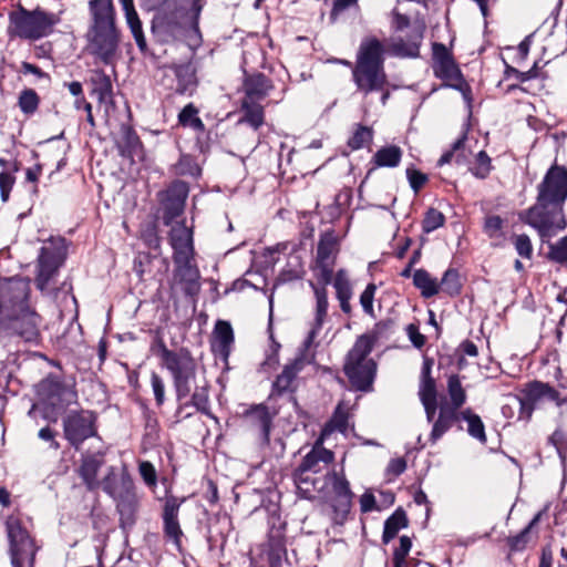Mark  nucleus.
Returning a JSON list of instances; mask_svg holds the SVG:
<instances>
[{
  "label": "nucleus",
  "instance_id": "1",
  "mask_svg": "<svg viewBox=\"0 0 567 567\" xmlns=\"http://www.w3.org/2000/svg\"><path fill=\"white\" fill-rule=\"evenodd\" d=\"M89 7L92 27L87 37L92 52L105 64H112L116 59L120 40L113 0H91Z\"/></svg>",
  "mask_w": 567,
  "mask_h": 567
},
{
  "label": "nucleus",
  "instance_id": "2",
  "mask_svg": "<svg viewBox=\"0 0 567 567\" xmlns=\"http://www.w3.org/2000/svg\"><path fill=\"white\" fill-rule=\"evenodd\" d=\"M382 54L383 47L377 39H368L359 48L352 75L358 90L364 94L381 91L386 84Z\"/></svg>",
  "mask_w": 567,
  "mask_h": 567
},
{
  "label": "nucleus",
  "instance_id": "3",
  "mask_svg": "<svg viewBox=\"0 0 567 567\" xmlns=\"http://www.w3.org/2000/svg\"><path fill=\"white\" fill-rule=\"evenodd\" d=\"M375 338L370 334L360 336L347 355L343 368L352 388L358 391H370L374 381L377 364L369 358Z\"/></svg>",
  "mask_w": 567,
  "mask_h": 567
},
{
  "label": "nucleus",
  "instance_id": "4",
  "mask_svg": "<svg viewBox=\"0 0 567 567\" xmlns=\"http://www.w3.org/2000/svg\"><path fill=\"white\" fill-rule=\"evenodd\" d=\"M157 355L172 374L176 398L182 401L190 393L196 378V362L186 349L173 351L161 342Z\"/></svg>",
  "mask_w": 567,
  "mask_h": 567
},
{
  "label": "nucleus",
  "instance_id": "5",
  "mask_svg": "<svg viewBox=\"0 0 567 567\" xmlns=\"http://www.w3.org/2000/svg\"><path fill=\"white\" fill-rule=\"evenodd\" d=\"M9 21L11 35L35 41L52 32L53 27L58 23V18L39 8L27 10L20 7L19 10L10 13Z\"/></svg>",
  "mask_w": 567,
  "mask_h": 567
},
{
  "label": "nucleus",
  "instance_id": "6",
  "mask_svg": "<svg viewBox=\"0 0 567 567\" xmlns=\"http://www.w3.org/2000/svg\"><path fill=\"white\" fill-rule=\"evenodd\" d=\"M103 491L116 501L122 527H131L135 523L137 497L133 482L127 476L117 477L113 468L103 478Z\"/></svg>",
  "mask_w": 567,
  "mask_h": 567
},
{
  "label": "nucleus",
  "instance_id": "7",
  "mask_svg": "<svg viewBox=\"0 0 567 567\" xmlns=\"http://www.w3.org/2000/svg\"><path fill=\"white\" fill-rule=\"evenodd\" d=\"M391 24L395 31H403L410 28L409 39L406 41L402 38L393 41V52L401 56H417L425 30L424 21L419 14H411L409 10L396 7L392 11Z\"/></svg>",
  "mask_w": 567,
  "mask_h": 567
},
{
  "label": "nucleus",
  "instance_id": "8",
  "mask_svg": "<svg viewBox=\"0 0 567 567\" xmlns=\"http://www.w3.org/2000/svg\"><path fill=\"white\" fill-rule=\"evenodd\" d=\"M520 220L535 228L544 243L566 228L563 208L538 199L520 215Z\"/></svg>",
  "mask_w": 567,
  "mask_h": 567
},
{
  "label": "nucleus",
  "instance_id": "9",
  "mask_svg": "<svg viewBox=\"0 0 567 567\" xmlns=\"http://www.w3.org/2000/svg\"><path fill=\"white\" fill-rule=\"evenodd\" d=\"M40 317L28 306L0 316V343L6 344L7 337H18L25 342H37L40 337Z\"/></svg>",
  "mask_w": 567,
  "mask_h": 567
},
{
  "label": "nucleus",
  "instance_id": "10",
  "mask_svg": "<svg viewBox=\"0 0 567 567\" xmlns=\"http://www.w3.org/2000/svg\"><path fill=\"white\" fill-rule=\"evenodd\" d=\"M68 254V245L64 238H50L40 249L37 265L35 284L38 289L47 291L51 281L63 265Z\"/></svg>",
  "mask_w": 567,
  "mask_h": 567
},
{
  "label": "nucleus",
  "instance_id": "11",
  "mask_svg": "<svg viewBox=\"0 0 567 567\" xmlns=\"http://www.w3.org/2000/svg\"><path fill=\"white\" fill-rule=\"evenodd\" d=\"M6 528L12 567H33L38 547L28 530L13 516L7 519Z\"/></svg>",
  "mask_w": 567,
  "mask_h": 567
},
{
  "label": "nucleus",
  "instance_id": "12",
  "mask_svg": "<svg viewBox=\"0 0 567 567\" xmlns=\"http://www.w3.org/2000/svg\"><path fill=\"white\" fill-rule=\"evenodd\" d=\"M537 189L538 200L563 208L567 198V169L558 165L551 166Z\"/></svg>",
  "mask_w": 567,
  "mask_h": 567
},
{
  "label": "nucleus",
  "instance_id": "13",
  "mask_svg": "<svg viewBox=\"0 0 567 567\" xmlns=\"http://www.w3.org/2000/svg\"><path fill=\"white\" fill-rule=\"evenodd\" d=\"M339 248L337 239L331 234H324L320 237L317 246V256L313 266L316 277L323 286L332 280L334 264Z\"/></svg>",
  "mask_w": 567,
  "mask_h": 567
},
{
  "label": "nucleus",
  "instance_id": "14",
  "mask_svg": "<svg viewBox=\"0 0 567 567\" xmlns=\"http://www.w3.org/2000/svg\"><path fill=\"white\" fill-rule=\"evenodd\" d=\"M94 415L89 411L72 412L63 420L64 437L76 450L89 437L95 435Z\"/></svg>",
  "mask_w": 567,
  "mask_h": 567
},
{
  "label": "nucleus",
  "instance_id": "15",
  "mask_svg": "<svg viewBox=\"0 0 567 567\" xmlns=\"http://www.w3.org/2000/svg\"><path fill=\"white\" fill-rule=\"evenodd\" d=\"M310 348L311 347H306V342L303 341L296 358L290 363H287L281 373L277 375L272 384L275 392L282 394L296 390L297 375L315 359V354L310 352Z\"/></svg>",
  "mask_w": 567,
  "mask_h": 567
},
{
  "label": "nucleus",
  "instance_id": "16",
  "mask_svg": "<svg viewBox=\"0 0 567 567\" xmlns=\"http://www.w3.org/2000/svg\"><path fill=\"white\" fill-rule=\"evenodd\" d=\"M29 291V281L25 279H0V316L27 306Z\"/></svg>",
  "mask_w": 567,
  "mask_h": 567
},
{
  "label": "nucleus",
  "instance_id": "17",
  "mask_svg": "<svg viewBox=\"0 0 567 567\" xmlns=\"http://www.w3.org/2000/svg\"><path fill=\"white\" fill-rule=\"evenodd\" d=\"M322 496L329 498L336 512L347 513L351 506L353 494L343 474L327 472L324 474V492H322Z\"/></svg>",
  "mask_w": 567,
  "mask_h": 567
},
{
  "label": "nucleus",
  "instance_id": "18",
  "mask_svg": "<svg viewBox=\"0 0 567 567\" xmlns=\"http://www.w3.org/2000/svg\"><path fill=\"white\" fill-rule=\"evenodd\" d=\"M333 453L323 446V437L320 436L313 444L312 449L303 456L297 470L319 474L326 471L333 462Z\"/></svg>",
  "mask_w": 567,
  "mask_h": 567
},
{
  "label": "nucleus",
  "instance_id": "19",
  "mask_svg": "<svg viewBox=\"0 0 567 567\" xmlns=\"http://www.w3.org/2000/svg\"><path fill=\"white\" fill-rule=\"evenodd\" d=\"M187 194V186L183 182L175 183L167 189L162 200L164 209L163 219L166 225H169L174 218L183 213Z\"/></svg>",
  "mask_w": 567,
  "mask_h": 567
},
{
  "label": "nucleus",
  "instance_id": "20",
  "mask_svg": "<svg viewBox=\"0 0 567 567\" xmlns=\"http://www.w3.org/2000/svg\"><path fill=\"white\" fill-rule=\"evenodd\" d=\"M169 241L174 249V261H183L185 258L193 257V234L184 223H176L172 227Z\"/></svg>",
  "mask_w": 567,
  "mask_h": 567
},
{
  "label": "nucleus",
  "instance_id": "21",
  "mask_svg": "<svg viewBox=\"0 0 567 567\" xmlns=\"http://www.w3.org/2000/svg\"><path fill=\"white\" fill-rule=\"evenodd\" d=\"M193 257L185 258L183 261L175 262V281L182 286L187 296H195L200 289L199 271L192 262Z\"/></svg>",
  "mask_w": 567,
  "mask_h": 567
},
{
  "label": "nucleus",
  "instance_id": "22",
  "mask_svg": "<svg viewBox=\"0 0 567 567\" xmlns=\"http://www.w3.org/2000/svg\"><path fill=\"white\" fill-rule=\"evenodd\" d=\"M245 420L248 426L256 432L259 441L262 444H269V434L271 429L272 417L267 406L265 405H256L249 411H247L245 415Z\"/></svg>",
  "mask_w": 567,
  "mask_h": 567
},
{
  "label": "nucleus",
  "instance_id": "23",
  "mask_svg": "<svg viewBox=\"0 0 567 567\" xmlns=\"http://www.w3.org/2000/svg\"><path fill=\"white\" fill-rule=\"evenodd\" d=\"M433 69L436 76L445 80H455L458 78L460 71L444 44H433Z\"/></svg>",
  "mask_w": 567,
  "mask_h": 567
},
{
  "label": "nucleus",
  "instance_id": "24",
  "mask_svg": "<svg viewBox=\"0 0 567 567\" xmlns=\"http://www.w3.org/2000/svg\"><path fill=\"white\" fill-rule=\"evenodd\" d=\"M183 501H178L174 496H169L165 501L163 511L164 533L172 538L175 545H181L183 532L178 523V512Z\"/></svg>",
  "mask_w": 567,
  "mask_h": 567
},
{
  "label": "nucleus",
  "instance_id": "25",
  "mask_svg": "<svg viewBox=\"0 0 567 567\" xmlns=\"http://www.w3.org/2000/svg\"><path fill=\"white\" fill-rule=\"evenodd\" d=\"M271 89V81L265 74L254 73L247 75L243 83V91L245 93V97L243 100L260 102L268 95Z\"/></svg>",
  "mask_w": 567,
  "mask_h": 567
},
{
  "label": "nucleus",
  "instance_id": "26",
  "mask_svg": "<svg viewBox=\"0 0 567 567\" xmlns=\"http://www.w3.org/2000/svg\"><path fill=\"white\" fill-rule=\"evenodd\" d=\"M103 464L104 458L102 454H92L83 456L82 463L79 467V474L89 491H95L96 488L100 487V485L103 486V481L100 482L97 480L99 470L102 467Z\"/></svg>",
  "mask_w": 567,
  "mask_h": 567
},
{
  "label": "nucleus",
  "instance_id": "27",
  "mask_svg": "<svg viewBox=\"0 0 567 567\" xmlns=\"http://www.w3.org/2000/svg\"><path fill=\"white\" fill-rule=\"evenodd\" d=\"M310 286L313 289L316 300H317V306H316L315 321H313L312 327L305 340L306 347H311L313 344L316 337L318 336L319 331L322 328L324 318L327 316V310H328V298H327L326 288L318 287L312 282H310Z\"/></svg>",
  "mask_w": 567,
  "mask_h": 567
},
{
  "label": "nucleus",
  "instance_id": "28",
  "mask_svg": "<svg viewBox=\"0 0 567 567\" xmlns=\"http://www.w3.org/2000/svg\"><path fill=\"white\" fill-rule=\"evenodd\" d=\"M315 473L303 472L300 470L295 471L293 480L299 494L308 499L313 498L316 493L322 494L324 492V475L322 477H316Z\"/></svg>",
  "mask_w": 567,
  "mask_h": 567
},
{
  "label": "nucleus",
  "instance_id": "29",
  "mask_svg": "<svg viewBox=\"0 0 567 567\" xmlns=\"http://www.w3.org/2000/svg\"><path fill=\"white\" fill-rule=\"evenodd\" d=\"M234 342V331L229 322L218 320L215 324L213 333L212 347L215 351L221 355L227 357L229 354L230 346Z\"/></svg>",
  "mask_w": 567,
  "mask_h": 567
},
{
  "label": "nucleus",
  "instance_id": "30",
  "mask_svg": "<svg viewBox=\"0 0 567 567\" xmlns=\"http://www.w3.org/2000/svg\"><path fill=\"white\" fill-rule=\"evenodd\" d=\"M176 80L177 86L176 92L179 94H184L187 92H192L196 86V71L192 63H184L179 65H174L171 68Z\"/></svg>",
  "mask_w": 567,
  "mask_h": 567
},
{
  "label": "nucleus",
  "instance_id": "31",
  "mask_svg": "<svg viewBox=\"0 0 567 567\" xmlns=\"http://www.w3.org/2000/svg\"><path fill=\"white\" fill-rule=\"evenodd\" d=\"M122 7L125 13L126 22L136 41V44L142 51H144L146 49V40L143 33L142 22L134 8L133 0H122Z\"/></svg>",
  "mask_w": 567,
  "mask_h": 567
},
{
  "label": "nucleus",
  "instance_id": "32",
  "mask_svg": "<svg viewBox=\"0 0 567 567\" xmlns=\"http://www.w3.org/2000/svg\"><path fill=\"white\" fill-rule=\"evenodd\" d=\"M122 7L125 13L126 22L136 41V44L142 51H144L146 49V40L143 33L142 22L134 8L133 0H122Z\"/></svg>",
  "mask_w": 567,
  "mask_h": 567
},
{
  "label": "nucleus",
  "instance_id": "33",
  "mask_svg": "<svg viewBox=\"0 0 567 567\" xmlns=\"http://www.w3.org/2000/svg\"><path fill=\"white\" fill-rule=\"evenodd\" d=\"M528 395L532 400H539L547 398L556 402L557 406L561 409L560 414L567 412V398H560L557 390L543 382H533L528 388Z\"/></svg>",
  "mask_w": 567,
  "mask_h": 567
},
{
  "label": "nucleus",
  "instance_id": "34",
  "mask_svg": "<svg viewBox=\"0 0 567 567\" xmlns=\"http://www.w3.org/2000/svg\"><path fill=\"white\" fill-rule=\"evenodd\" d=\"M457 411L447 406H441L439 416L433 423L430 439L435 443L445 432H447L453 423L457 420Z\"/></svg>",
  "mask_w": 567,
  "mask_h": 567
},
{
  "label": "nucleus",
  "instance_id": "35",
  "mask_svg": "<svg viewBox=\"0 0 567 567\" xmlns=\"http://www.w3.org/2000/svg\"><path fill=\"white\" fill-rule=\"evenodd\" d=\"M402 158V150L396 145H389L378 150L372 162L377 167H396Z\"/></svg>",
  "mask_w": 567,
  "mask_h": 567
},
{
  "label": "nucleus",
  "instance_id": "36",
  "mask_svg": "<svg viewBox=\"0 0 567 567\" xmlns=\"http://www.w3.org/2000/svg\"><path fill=\"white\" fill-rule=\"evenodd\" d=\"M413 284L420 289L424 298H431L439 293L440 284L426 270L417 269L413 275Z\"/></svg>",
  "mask_w": 567,
  "mask_h": 567
},
{
  "label": "nucleus",
  "instance_id": "37",
  "mask_svg": "<svg viewBox=\"0 0 567 567\" xmlns=\"http://www.w3.org/2000/svg\"><path fill=\"white\" fill-rule=\"evenodd\" d=\"M408 526V517L403 509H396L384 523L382 540L390 543L396 534Z\"/></svg>",
  "mask_w": 567,
  "mask_h": 567
},
{
  "label": "nucleus",
  "instance_id": "38",
  "mask_svg": "<svg viewBox=\"0 0 567 567\" xmlns=\"http://www.w3.org/2000/svg\"><path fill=\"white\" fill-rule=\"evenodd\" d=\"M333 286L337 291V298L340 301L341 310L344 313H350V311H351L350 299H351L352 293H351L350 284H349L346 272L343 270H339L337 272Z\"/></svg>",
  "mask_w": 567,
  "mask_h": 567
},
{
  "label": "nucleus",
  "instance_id": "39",
  "mask_svg": "<svg viewBox=\"0 0 567 567\" xmlns=\"http://www.w3.org/2000/svg\"><path fill=\"white\" fill-rule=\"evenodd\" d=\"M447 393L451 400L450 409L457 411L466 402V392L462 386L461 379L457 374H451L447 378Z\"/></svg>",
  "mask_w": 567,
  "mask_h": 567
},
{
  "label": "nucleus",
  "instance_id": "40",
  "mask_svg": "<svg viewBox=\"0 0 567 567\" xmlns=\"http://www.w3.org/2000/svg\"><path fill=\"white\" fill-rule=\"evenodd\" d=\"M436 384L435 380L431 377V367L427 362L424 363L422 370V380L419 389V396L422 403L435 402L436 400Z\"/></svg>",
  "mask_w": 567,
  "mask_h": 567
},
{
  "label": "nucleus",
  "instance_id": "41",
  "mask_svg": "<svg viewBox=\"0 0 567 567\" xmlns=\"http://www.w3.org/2000/svg\"><path fill=\"white\" fill-rule=\"evenodd\" d=\"M460 416L467 422L468 434L481 443H485L487 440L485 426L480 415L475 414L471 409H466L460 413Z\"/></svg>",
  "mask_w": 567,
  "mask_h": 567
},
{
  "label": "nucleus",
  "instance_id": "42",
  "mask_svg": "<svg viewBox=\"0 0 567 567\" xmlns=\"http://www.w3.org/2000/svg\"><path fill=\"white\" fill-rule=\"evenodd\" d=\"M241 107L245 111V118L252 127L258 128L264 123V107L259 102L243 100Z\"/></svg>",
  "mask_w": 567,
  "mask_h": 567
},
{
  "label": "nucleus",
  "instance_id": "43",
  "mask_svg": "<svg viewBox=\"0 0 567 567\" xmlns=\"http://www.w3.org/2000/svg\"><path fill=\"white\" fill-rule=\"evenodd\" d=\"M197 114V107L189 103L178 114V121L183 126H189L196 131H204V123Z\"/></svg>",
  "mask_w": 567,
  "mask_h": 567
},
{
  "label": "nucleus",
  "instance_id": "44",
  "mask_svg": "<svg viewBox=\"0 0 567 567\" xmlns=\"http://www.w3.org/2000/svg\"><path fill=\"white\" fill-rule=\"evenodd\" d=\"M540 513H538L529 524L516 536L508 538V545L512 550H523L530 540V533L534 526L539 522Z\"/></svg>",
  "mask_w": 567,
  "mask_h": 567
},
{
  "label": "nucleus",
  "instance_id": "45",
  "mask_svg": "<svg viewBox=\"0 0 567 567\" xmlns=\"http://www.w3.org/2000/svg\"><path fill=\"white\" fill-rule=\"evenodd\" d=\"M350 405L342 400L336 408L333 416L330 421L333 429L346 432L348 429V417H349Z\"/></svg>",
  "mask_w": 567,
  "mask_h": 567
},
{
  "label": "nucleus",
  "instance_id": "46",
  "mask_svg": "<svg viewBox=\"0 0 567 567\" xmlns=\"http://www.w3.org/2000/svg\"><path fill=\"white\" fill-rule=\"evenodd\" d=\"M93 83L95 85L94 92L99 95V100L105 101L111 99L112 96V83L110 78L103 72H96L93 78Z\"/></svg>",
  "mask_w": 567,
  "mask_h": 567
},
{
  "label": "nucleus",
  "instance_id": "47",
  "mask_svg": "<svg viewBox=\"0 0 567 567\" xmlns=\"http://www.w3.org/2000/svg\"><path fill=\"white\" fill-rule=\"evenodd\" d=\"M39 105V96L32 89H28L21 92L19 96V106L25 114H32L37 111Z\"/></svg>",
  "mask_w": 567,
  "mask_h": 567
},
{
  "label": "nucleus",
  "instance_id": "48",
  "mask_svg": "<svg viewBox=\"0 0 567 567\" xmlns=\"http://www.w3.org/2000/svg\"><path fill=\"white\" fill-rule=\"evenodd\" d=\"M373 132L368 126H358L348 144L352 150H359L372 141Z\"/></svg>",
  "mask_w": 567,
  "mask_h": 567
},
{
  "label": "nucleus",
  "instance_id": "49",
  "mask_svg": "<svg viewBox=\"0 0 567 567\" xmlns=\"http://www.w3.org/2000/svg\"><path fill=\"white\" fill-rule=\"evenodd\" d=\"M445 223L444 215L435 208H430L422 223V228L425 233H432L442 227Z\"/></svg>",
  "mask_w": 567,
  "mask_h": 567
},
{
  "label": "nucleus",
  "instance_id": "50",
  "mask_svg": "<svg viewBox=\"0 0 567 567\" xmlns=\"http://www.w3.org/2000/svg\"><path fill=\"white\" fill-rule=\"evenodd\" d=\"M548 259L561 265L567 262V236L549 244Z\"/></svg>",
  "mask_w": 567,
  "mask_h": 567
},
{
  "label": "nucleus",
  "instance_id": "51",
  "mask_svg": "<svg viewBox=\"0 0 567 567\" xmlns=\"http://www.w3.org/2000/svg\"><path fill=\"white\" fill-rule=\"evenodd\" d=\"M504 220L497 215H491L485 218L484 231L491 239H499L503 236Z\"/></svg>",
  "mask_w": 567,
  "mask_h": 567
},
{
  "label": "nucleus",
  "instance_id": "52",
  "mask_svg": "<svg viewBox=\"0 0 567 567\" xmlns=\"http://www.w3.org/2000/svg\"><path fill=\"white\" fill-rule=\"evenodd\" d=\"M458 274L454 269H447L441 280L440 290L455 295L460 291Z\"/></svg>",
  "mask_w": 567,
  "mask_h": 567
},
{
  "label": "nucleus",
  "instance_id": "53",
  "mask_svg": "<svg viewBox=\"0 0 567 567\" xmlns=\"http://www.w3.org/2000/svg\"><path fill=\"white\" fill-rule=\"evenodd\" d=\"M514 247L517 254L526 259H530L533 256V245L529 237L525 234L514 235L512 237Z\"/></svg>",
  "mask_w": 567,
  "mask_h": 567
},
{
  "label": "nucleus",
  "instance_id": "54",
  "mask_svg": "<svg viewBox=\"0 0 567 567\" xmlns=\"http://www.w3.org/2000/svg\"><path fill=\"white\" fill-rule=\"evenodd\" d=\"M491 168L489 156L484 151L478 152L475 165L471 168L472 173L478 178H485L489 174Z\"/></svg>",
  "mask_w": 567,
  "mask_h": 567
},
{
  "label": "nucleus",
  "instance_id": "55",
  "mask_svg": "<svg viewBox=\"0 0 567 567\" xmlns=\"http://www.w3.org/2000/svg\"><path fill=\"white\" fill-rule=\"evenodd\" d=\"M375 291L377 286L369 284L360 296V305L363 311L371 317H374L373 300Z\"/></svg>",
  "mask_w": 567,
  "mask_h": 567
},
{
  "label": "nucleus",
  "instance_id": "56",
  "mask_svg": "<svg viewBox=\"0 0 567 567\" xmlns=\"http://www.w3.org/2000/svg\"><path fill=\"white\" fill-rule=\"evenodd\" d=\"M411 547V539L408 536H402L400 538V545L398 548H395L393 554V561L395 567H403L405 563V557L408 556Z\"/></svg>",
  "mask_w": 567,
  "mask_h": 567
},
{
  "label": "nucleus",
  "instance_id": "57",
  "mask_svg": "<svg viewBox=\"0 0 567 567\" xmlns=\"http://www.w3.org/2000/svg\"><path fill=\"white\" fill-rule=\"evenodd\" d=\"M464 141H465V135L461 138H458L454 145H453V150L451 152H447L445 154H443L441 156V158L439 159V165H444V164H447L452 161L453 157H455L456 162L457 163H461L462 161L465 159V156H463L462 154H460V151L462 150V147L464 146Z\"/></svg>",
  "mask_w": 567,
  "mask_h": 567
},
{
  "label": "nucleus",
  "instance_id": "58",
  "mask_svg": "<svg viewBox=\"0 0 567 567\" xmlns=\"http://www.w3.org/2000/svg\"><path fill=\"white\" fill-rule=\"evenodd\" d=\"M151 385L157 405H162L165 401V383L156 372L151 374Z\"/></svg>",
  "mask_w": 567,
  "mask_h": 567
},
{
  "label": "nucleus",
  "instance_id": "59",
  "mask_svg": "<svg viewBox=\"0 0 567 567\" xmlns=\"http://www.w3.org/2000/svg\"><path fill=\"white\" fill-rule=\"evenodd\" d=\"M192 403L197 410L207 412L208 410V392L206 386H196L192 395Z\"/></svg>",
  "mask_w": 567,
  "mask_h": 567
},
{
  "label": "nucleus",
  "instance_id": "60",
  "mask_svg": "<svg viewBox=\"0 0 567 567\" xmlns=\"http://www.w3.org/2000/svg\"><path fill=\"white\" fill-rule=\"evenodd\" d=\"M406 175H408L410 186L415 193H417L427 181V177L425 174H423L419 171H415V169L408 168Z\"/></svg>",
  "mask_w": 567,
  "mask_h": 567
},
{
  "label": "nucleus",
  "instance_id": "61",
  "mask_svg": "<svg viewBox=\"0 0 567 567\" xmlns=\"http://www.w3.org/2000/svg\"><path fill=\"white\" fill-rule=\"evenodd\" d=\"M14 177L9 172L0 173V192L1 199L7 202L9 198L10 190L13 186Z\"/></svg>",
  "mask_w": 567,
  "mask_h": 567
},
{
  "label": "nucleus",
  "instance_id": "62",
  "mask_svg": "<svg viewBox=\"0 0 567 567\" xmlns=\"http://www.w3.org/2000/svg\"><path fill=\"white\" fill-rule=\"evenodd\" d=\"M138 470L146 484L154 485L156 483V472L152 463L143 461L140 463Z\"/></svg>",
  "mask_w": 567,
  "mask_h": 567
},
{
  "label": "nucleus",
  "instance_id": "63",
  "mask_svg": "<svg viewBox=\"0 0 567 567\" xmlns=\"http://www.w3.org/2000/svg\"><path fill=\"white\" fill-rule=\"evenodd\" d=\"M515 400L517 401L520 410L519 419L529 420L534 411V402L536 400H532L528 394L526 400L519 398H515Z\"/></svg>",
  "mask_w": 567,
  "mask_h": 567
},
{
  "label": "nucleus",
  "instance_id": "64",
  "mask_svg": "<svg viewBox=\"0 0 567 567\" xmlns=\"http://www.w3.org/2000/svg\"><path fill=\"white\" fill-rule=\"evenodd\" d=\"M406 332L414 347L422 348L424 346L425 338L420 333L419 328L415 324H409L406 327Z\"/></svg>",
  "mask_w": 567,
  "mask_h": 567
}]
</instances>
